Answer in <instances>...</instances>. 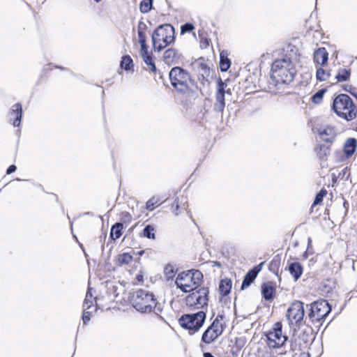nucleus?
<instances>
[{
	"mask_svg": "<svg viewBox=\"0 0 357 357\" xmlns=\"http://www.w3.org/2000/svg\"><path fill=\"white\" fill-rule=\"evenodd\" d=\"M300 54L294 45L288 44L283 47L272 63L268 90L273 93H281L283 86L291 84L296 74V63Z\"/></svg>",
	"mask_w": 357,
	"mask_h": 357,
	"instance_id": "obj_1",
	"label": "nucleus"
},
{
	"mask_svg": "<svg viewBox=\"0 0 357 357\" xmlns=\"http://www.w3.org/2000/svg\"><path fill=\"white\" fill-rule=\"evenodd\" d=\"M130 302L137 311L142 313L153 312L163 320L160 315L163 310V304L157 301L152 292L142 289H137L130 296Z\"/></svg>",
	"mask_w": 357,
	"mask_h": 357,
	"instance_id": "obj_2",
	"label": "nucleus"
},
{
	"mask_svg": "<svg viewBox=\"0 0 357 357\" xmlns=\"http://www.w3.org/2000/svg\"><path fill=\"white\" fill-rule=\"evenodd\" d=\"M331 110L347 121H351L357 116L356 105L351 98L345 93L338 94L333 98Z\"/></svg>",
	"mask_w": 357,
	"mask_h": 357,
	"instance_id": "obj_3",
	"label": "nucleus"
},
{
	"mask_svg": "<svg viewBox=\"0 0 357 357\" xmlns=\"http://www.w3.org/2000/svg\"><path fill=\"white\" fill-rule=\"evenodd\" d=\"M169 78L174 89L181 94L188 93L195 84L190 73L180 66H174L170 70Z\"/></svg>",
	"mask_w": 357,
	"mask_h": 357,
	"instance_id": "obj_4",
	"label": "nucleus"
},
{
	"mask_svg": "<svg viewBox=\"0 0 357 357\" xmlns=\"http://www.w3.org/2000/svg\"><path fill=\"white\" fill-rule=\"evenodd\" d=\"M153 47L160 52L175 40V28L172 24H160L152 33Z\"/></svg>",
	"mask_w": 357,
	"mask_h": 357,
	"instance_id": "obj_5",
	"label": "nucleus"
},
{
	"mask_svg": "<svg viewBox=\"0 0 357 357\" xmlns=\"http://www.w3.org/2000/svg\"><path fill=\"white\" fill-rule=\"evenodd\" d=\"M203 274L199 270H190L187 273H179L175 284L183 292H190L197 289L201 284Z\"/></svg>",
	"mask_w": 357,
	"mask_h": 357,
	"instance_id": "obj_6",
	"label": "nucleus"
},
{
	"mask_svg": "<svg viewBox=\"0 0 357 357\" xmlns=\"http://www.w3.org/2000/svg\"><path fill=\"white\" fill-rule=\"evenodd\" d=\"M332 310V306L325 299L316 301L310 304L307 314L309 323L311 322L319 330L324 321Z\"/></svg>",
	"mask_w": 357,
	"mask_h": 357,
	"instance_id": "obj_7",
	"label": "nucleus"
},
{
	"mask_svg": "<svg viewBox=\"0 0 357 357\" xmlns=\"http://www.w3.org/2000/svg\"><path fill=\"white\" fill-rule=\"evenodd\" d=\"M206 314L204 311H199L192 314H184L178 319L180 326L188 331L190 335L198 332L204 325Z\"/></svg>",
	"mask_w": 357,
	"mask_h": 357,
	"instance_id": "obj_8",
	"label": "nucleus"
},
{
	"mask_svg": "<svg viewBox=\"0 0 357 357\" xmlns=\"http://www.w3.org/2000/svg\"><path fill=\"white\" fill-rule=\"evenodd\" d=\"M307 328L304 330L294 329V333L290 340V347L292 351L306 349L312 342L313 329L310 324H305Z\"/></svg>",
	"mask_w": 357,
	"mask_h": 357,
	"instance_id": "obj_9",
	"label": "nucleus"
},
{
	"mask_svg": "<svg viewBox=\"0 0 357 357\" xmlns=\"http://www.w3.org/2000/svg\"><path fill=\"white\" fill-rule=\"evenodd\" d=\"M304 303L300 301H295L288 308L286 314L287 319L290 326L295 325L300 328L303 324L309 323L307 317L304 320L305 310Z\"/></svg>",
	"mask_w": 357,
	"mask_h": 357,
	"instance_id": "obj_10",
	"label": "nucleus"
},
{
	"mask_svg": "<svg viewBox=\"0 0 357 357\" xmlns=\"http://www.w3.org/2000/svg\"><path fill=\"white\" fill-rule=\"evenodd\" d=\"M185 298L186 305L197 309L208 306L209 290L208 287L197 289Z\"/></svg>",
	"mask_w": 357,
	"mask_h": 357,
	"instance_id": "obj_11",
	"label": "nucleus"
},
{
	"mask_svg": "<svg viewBox=\"0 0 357 357\" xmlns=\"http://www.w3.org/2000/svg\"><path fill=\"white\" fill-rule=\"evenodd\" d=\"M267 344L271 348H278L284 345L287 337L282 335V324L280 322L275 324L273 331L266 335Z\"/></svg>",
	"mask_w": 357,
	"mask_h": 357,
	"instance_id": "obj_12",
	"label": "nucleus"
},
{
	"mask_svg": "<svg viewBox=\"0 0 357 357\" xmlns=\"http://www.w3.org/2000/svg\"><path fill=\"white\" fill-rule=\"evenodd\" d=\"M183 60L182 53L174 48H169L164 52L163 61L169 66L183 63Z\"/></svg>",
	"mask_w": 357,
	"mask_h": 357,
	"instance_id": "obj_13",
	"label": "nucleus"
},
{
	"mask_svg": "<svg viewBox=\"0 0 357 357\" xmlns=\"http://www.w3.org/2000/svg\"><path fill=\"white\" fill-rule=\"evenodd\" d=\"M23 115V109L21 103L17 102L12 105L8 114L10 123L14 127H20Z\"/></svg>",
	"mask_w": 357,
	"mask_h": 357,
	"instance_id": "obj_14",
	"label": "nucleus"
},
{
	"mask_svg": "<svg viewBox=\"0 0 357 357\" xmlns=\"http://www.w3.org/2000/svg\"><path fill=\"white\" fill-rule=\"evenodd\" d=\"M192 67L198 73L199 79L208 81V77L210 76L211 73V69L209 66L204 62L202 58L195 61L192 63Z\"/></svg>",
	"mask_w": 357,
	"mask_h": 357,
	"instance_id": "obj_15",
	"label": "nucleus"
},
{
	"mask_svg": "<svg viewBox=\"0 0 357 357\" xmlns=\"http://www.w3.org/2000/svg\"><path fill=\"white\" fill-rule=\"evenodd\" d=\"M223 331V327H221L220 329L215 330L206 328L202 334V342L208 344L212 343L222 334Z\"/></svg>",
	"mask_w": 357,
	"mask_h": 357,
	"instance_id": "obj_16",
	"label": "nucleus"
},
{
	"mask_svg": "<svg viewBox=\"0 0 357 357\" xmlns=\"http://www.w3.org/2000/svg\"><path fill=\"white\" fill-rule=\"evenodd\" d=\"M140 55L149 68V70L153 73L157 72V67L155 66L153 55L151 52H149V49L140 50Z\"/></svg>",
	"mask_w": 357,
	"mask_h": 357,
	"instance_id": "obj_17",
	"label": "nucleus"
},
{
	"mask_svg": "<svg viewBox=\"0 0 357 357\" xmlns=\"http://www.w3.org/2000/svg\"><path fill=\"white\" fill-rule=\"evenodd\" d=\"M188 208V198L182 195L176 197L172 204V209L176 215H178L182 211L186 210Z\"/></svg>",
	"mask_w": 357,
	"mask_h": 357,
	"instance_id": "obj_18",
	"label": "nucleus"
},
{
	"mask_svg": "<svg viewBox=\"0 0 357 357\" xmlns=\"http://www.w3.org/2000/svg\"><path fill=\"white\" fill-rule=\"evenodd\" d=\"M331 178L333 183H337L338 179H345L346 181H349L350 183H351L350 168L347 166L340 171L338 169L335 170L332 173Z\"/></svg>",
	"mask_w": 357,
	"mask_h": 357,
	"instance_id": "obj_19",
	"label": "nucleus"
},
{
	"mask_svg": "<svg viewBox=\"0 0 357 357\" xmlns=\"http://www.w3.org/2000/svg\"><path fill=\"white\" fill-rule=\"evenodd\" d=\"M328 53L325 47L318 48L314 53V61L318 64L324 66L328 63Z\"/></svg>",
	"mask_w": 357,
	"mask_h": 357,
	"instance_id": "obj_20",
	"label": "nucleus"
},
{
	"mask_svg": "<svg viewBox=\"0 0 357 357\" xmlns=\"http://www.w3.org/2000/svg\"><path fill=\"white\" fill-rule=\"evenodd\" d=\"M288 271L295 281H297L303 274V268L299 262H291L288 266Z\"/></svg>",
	"mask_w": 357,
	"mask_h": 357,
	"instance_id": "obj_21",
	"label": "nucleus"
},
{
	"mask_svg": "<svg viewBox=\"0 0 357 357\" xmlns=\"http://www.w3.org/2000/svg\"><path fill=\"white\" fill-rule=\"evenodd\" d=\"M357 146V140L355 138H349L344 145L343 151L346 155V158H349L355 153Z\"/></svg>",
	"mask_w": 357,
	"mask_h": 357,
	"instance_id": "obj_22",
	"label": "nucleus"
},
{
	"mask_svg": "<svg viewBox=\"0 0 357 357\" xmlns=\"http://www.w3.org/2000/svg\"><path fill=\"white\" fill-rule=\"evenodd\" d=\"M275 288L269 283L261 285L262 297L267 301H273L275 296Z\"/></svg>",
	"mask_w": 357,
	"mask_h": 357,
	"instance_id": "obj_23",
	"label": "nucleus"
},
{
	"mask_svg": "<svg viewBox=\"0 0 357 357\" xmlns=\"http://www.w3.org/2000/svg\"><path fill=\"white\" fill-rule=\"evenodd\" d=\"M319 136L322 140L326 142H333L335 139L334 130L331 127H326L323 129H319L318 131Z\"/></svg>",
	"mask_w": 357,
	"mask_h": 357,
	"instance_id": "obj_24",
	"label": "nucleus"
},
{
	"mask_svg": "<svg viewBox=\"0 0 357 357\" xmlns=\"http://www.w3.org/2000/svg\"><path fill=\"white\" fill-rule=\"evenodd\" d=\"M147 29L146 24H139L137 33H138V42L140 44L141 50L149 49V46L146 44V34L144 31Z\"/></svg>",
	"mask_w": 357,
	"mask_h": 357,
	"instance_id": "obj_25",
	"label": "nucleus"
},
{
	"mask_svg": "<svg viewBox=\"0 0 357 357\" xmlns=\"http://www.w3.org/2000/svg\"><path fill=\"white\" fill-rule=\"evenodd\" d=\"M231 62L228 57V53L227 51H222L220 54V69L222 72H227L230 66Z\"/></svg>",
	"mask_w": 357,
	"mask_h": 357,
	"instance_id": "obj_26",
	"label": "nucleus"
},
{
	"mask_svg": "<svg viewBox=\"0 0 357 357\" xmlns=\"http://www.w3.org/2000/svg\"><path fill=\"white\" fill-rule=\"evenodd\" d=\"M232 281L229 278L222 279L219 284V291L222 296H227L231 289Z\"/></svg>",
	"mask_w": 357,
	"mask_h": 357,
	"instance_id": "obj_27",
	"label": "nucleus"
},
{
	"mask_svg": "<svg viewBox=\"0 0 357 357\" xmlns=\"http://www.w3.org/2000/svg\"><path fill=\"white\" fill-rule=\"evenodd\" d=\"M225 107V94L222 93H216L215 102L213 109L215 112H222Z\"/></svg>",
	"mask_w": 357,
	"mask_h": 357,
	"instance_id": "obj_28",
	"label": "nucleus"
},
{
	"mask_svg": "<svg viewBox=\"0 0 357 357\" xmlns=\"http://www.w3.org/2000/svg\"><path fill=\"white\" fill-rule=\"evenodd\" d=\"M123 227V225L121 222H116L114 224L110 229V238L114 241L119 238L122 235Z\"/></svg>",
	"mask_w": 357,
	"mask_h": 357,
	"instance_id": "obj_29",
	"label": "nucleus"
},
{
	"mask_svg": "<svg viewBox=\"0 0 357 357\" xmlns=\"http://www.w3.org/2000/svg\"><path fill=\"white\" fill-rule=\"evenodd\" d=\"M314 151L320 160H325L330 153L331 148L325 144H319L315 147Z\"/></svg>",
	"mask_w": 357,
	"mask_h": 357,
	"instance_id": "obj_30",
	"label": "nucleus"
},
{
	"mask_svg": "<svg viewBox=\"0 0 357 357\" xmlns=\"http://www.w3.org/2000/svg\"><path fill=\"white\" fill-rule=\"evenodd\" d=\"M257 275L255 274L254 271L249 270L243 278L241 289L244 290L245 288L250 286L251 284L255 281Z\"/></svg>",
	"mask_w": 357,
	"mask_h": 357,
	"instance_id": "obj_31",
	"label": "nucleus"
},
{
	"mask_svg": "<svg viewBox=\"0 0 357 357\" xmlns=\"http://www.w3.org/2000/svg\"><path fill=\"white\" fill-rule=\"evenodd\" d=\"M120 66L126 71H130L133 69V61L129 55H124L121 57Z\"/></svg>",
	"mask_w": 357,
	"mask_h": 357,
	"instance_id": "obj_32",
	"label": "nucleus"
},
{
	"mask_svg": "<svg viewBox=\"0 0 357 357\" xmlns=\"http://www.w3.org/2000/svg\"><path fill=\"white\" fill-rule=\"evenodd\" d=\"M143 236L151 240H155L156 238L155 229L151 225H146L142 231Z\"/></svg>",
	"mask_w": 357,
	"mask_h": 357,
	"instance_id": "obj_33",
	"label": "nucleus"
},
{
	"mask_svg": "<svg viewBox=\"0 0 357 357\" xmlns=\"http://www.w3.org/2000/svg\"><path fill=\"white\" fill-rule=\"evenodd\" d=\"M351 72L350 70L346 68L340 69L335 75V78L338 82H345L350 77Z\"/></svg>",
	"mask_w": 357,
	"mask_h": 357,
	"instance_id": "obj_34",
	"label": "nucleus"
},
{
	"mask_svg": "<svg viewBox=\"0 0 357 357\" xmlns=\"http://www.w3.org/2000/svg\"><path fill=\"white\" fill-rule=\"evenodd\" d=\"M91 290V288L87 290L83 303V307H86V309H91L92 307H93V301H95V298L93 297Z\"/></svg>",
	"mask_w": 357,
	"mask_h": 357,
	"instance_id": "obj_35",
	"label": "nucleus"
},
{
	"mask_svg": "<svg viewBox=\"0 0 357 357\" xmlns=\"http://www.w3.org/2000/svg\"><path fill=\"white\" fill-rule=\"evenodd\" d=\"M326 92V89H321L318 90L316 93H314L312 97L311 100L314 104H319L323 100L324 96L325 93Z\"/></svg>",
	"mask_w": 357,
	"mask_h": 357,
	"instance_id": "obj_36",
	"label": "nucleus"
},
{
	"mask_svg": "<svg viewBox=\"0 0 357 357\" xmlns=\"http://www.w3.org/2000/svg\"><path fill=\"white\" fill-rule=\"evenodd\" d=\"M132 260V256L128 252H124L118 256V263L119 265L128 264Z\"/></svg>",
	"mask_w": 357,
	"mask_h": 357,
	"instance_id": "obj_37",
	"label": "nucleus"
},
{
	"mask_svg": "<svg viewBox=\"0 0 357 357\" xmlns=\"http://www.w3.org/2000/svg\"><path fill=\"white\" fill-rule=\"evenodd\" d=\"M330 74L324 69L319 68L317 69L316 77L319 81H325L328 79Z\"/></svg>",
	"mask_w": 357,
	"mask_h": 357,
	"instance_id": "obj_38",
	"label": "nucleus"
},
{
	"mask_svg": "<svg viewBox=\"0 0 357 357\" xmlns=\"http://www.w3.org/2000/svg\"><path fill=\"white\" fill-rule=\"evenodd\" d=\"M153 0H143L140 3V10L142 13L149 12L152 8Z\"/></svg>",
	"mask_w": 357,
	"mask_h": 357,
	"instance_id": "obj_39",
	"label": "nucleus"
},
{
	"mask_svg": "<svg viewBox=\"0 0 357 357\" xmlns=\"http://www.w3.org/2000/svg\"><path fill=\"white\" fill-rule=\"evenodd\" d=\"M326 190L321 189L318 193H317L314 199L313 205L320 204L322 202L324 197L326 195Z\"/></svg>",
	"mask_w": 357,
	"mask_h": 357,
	"instance_id": "obj_40",
	"label": "nucleus"
},
{
	"mask_svg": "<svg viewBox=\"0 0 357 357\" xmlns=\"http://www.w3.org/2000/svg\"><path fill=\"white\" fill-rule=\"evenodd\" d=\"M159 198L153 197L149 199L146 204V208L148 211H153L155 208V206L158 203Z\"/></svg>",
	"mask_w": 357,
	"mask_h": 357,
	"instance_id": "obj_41",
	"label": "nucleus"
},
{
	"mask_svg": "<svg viewBox=\"0 0 357 357\" xmlns=\"http://www.w3.org/2000/svg\"><path fill=\"white\" fill-rule=\"evenodd\" d=\"M227 87V84L224 82L220 77L218 78V84H217V92L216 93H222L225 94V89Z\"/></svg>",
	"mask_w": 357,
	"mask_h": 357,
	"instance_id": "obj_42",
	"label": "nucleus"
},
{
	"mask_svg": "<svg viewBox=\"0 0 357 357\" xmlns=\"http://www.w3.org/2000/svg\"><path fill=\"white\" fill-rule=\"evenodd\" d=\"M89 309H86V307H84V311H83V314H82V321H83V324L84 325L87 324V323L90 321L91 319V312L89 310Z\"/></svg>",
	"mask_w": 357,
	"mask_h": 357,
	"instance_id": "obj_43",
	"label": "nucleus"
},
{
	"mask_svg": "<svg viewBox=\"0 0 357 357\" xmlns=\"http://www.w3.org/2000/svg\"><path fill=\"white\" fill-rule=\"evenodd\" d=\"M164 272L168 278H172L174 275V268L173 266L170 264L165 266Z\"/></svg>",
	"mask_w": 357,
	"mask_h": 357,
	"instance_id": "obj_44",
	"label": "nucleus"
},
{
	"mask_svg": "<svg viewBox=\"0 0 357 357\" xmlns=\"http://www.w3.org/2000/svg\"><path fill=\"white\" fill-rule=\"evenodd\" d=\"M195 29L194 24H183L181 26V33L182 34L190 32Z\"/></svg>",
	"mask_w": 357,
	"mask_h": 357,
	"instance_id": "obj_45",
	"label": "nucleus"
},
{
	"mask_svg": "<svg viewBox=\"0 0 357 357\" xmlns=\"http://www.w3.org/2000/svg\"><path fill=\"white\" fill-rule=\"evenodd\" d=\"M342 89L345 91L351 94L353 96L356 97L357 93L355 92L356 88H354L353 86L349 85V84H344V85H343Z\"/></svg>",
	"mask_w": 357,
	"mask_h": 357,
	"instance_id": "obj_46",
	"label": "nucleus"
},
{
	"mask_svg": "<svg viewBox=\"0 0 357 357\" xmlns=\"http://www.w3.org/2000/svg\"><path fill=\"white\" fill-rule=\"evenodd\" d=\"M280 265V260L273 259L269 264V270L274 271Z\"/></svg>",
	"mask_w": 357,
	"mask_h": 357,
	"instance_id": "obj_47",
	"label": "nucleus"
},
{
	"mask_svg": "<svg viewBox=\"0 0 357 357\" xmlns=\"http://www.w3.org/2000/svg\"><path fill=\"white\" fill-rule=\"evenodd\" d=\"M335 157H336V160L337 162H342L345 159H347L346 158V155L344 153V151L343 152H342V151H336L335 152Z\"/></svg>",
	"mask_w": 357,
	"mask_h": 357,
	"instance_id": "obj_48",
	"label": "nucleus"
},
{
	"mask_svg": "<svg viewBox=\"0 0 357 357\" xmlns=\"http://www.w3.org/2000/svg\"><path fill=\"white\" fill-rule=\"evenodd\" d=\"M264 262H261L259 264L254 266L252 269H250L252 271H254L255 274L257 276L258 273L260 272V271L262 268L263 264Z\"/></svg>",
	"mask_w": 357,
	"mask_h": 357,
	"instance_id": "obj_49",
	"label": "nucleus"
},
{
	"mask_svg": "<svg viewBox=\"0 0 357 357\" xmlns=\"http://www.w3.org/2000/svg\"><path fill=\"white\" fill-rule=\"evenodd\" d=\"M221 327H222V324L219 326L218 320H214L207 328H211V330H215L220 329Z\"/></svg>",
	"mask_w": 357,
	"mask_h": 357,
	"instance_id": "obj_50",
	"label": "nucleus"
},
{
	"mask_svg": "<svg viewBox=\"0 0 357 357\" xmlns=\"http://www.w3.org/2000/svg\"><path fill=\"white\" fill-rule=\"evenodd\" d=\"M16 169H17V167L15 165H11L8 167V169L6 170V174L8 175L14 173L16 171Z\"/></svg>",
	"mask_w": 357,
	"mask_h": 357,
	"instance_id": "obj_51",
	"label": "nucleus"
},
{
	"mask_svg": "<svg viewBox=\"0 0 357 357\" xmlns=\"http://www.w3.org/2000/svg\"><path fill=\"white\" fill-rule=\"evenodd\" d=\"M212 263H213V266H216V267H219V268L222 267V264L219 261H214Z\"/></svg>",
	"mask_w": 357,
	"mask_h": 357,
	"instance_id": "obj_52",
	"label": "nucleus"
},
{
	"mask_svg": "<svg viewBox=\"0 0 357 357\" xmlns=\"http://www.w3.org/2000/svg\"><path fill=\"white\" fill-rule=\"evenodd\" d=\"M224 316L222 314H218L215 320H218V322L219 323L220 321L223 320Z\"/></svg>",
	"mask_w": 357,
	"mask_h": 357,
	"instance_id": "obj_53",
	"label": "nucleus"
},
{
	"mask_svg": "<svg viewBox=\"0 0 357 357\" xmlns=\"http://www.w3.org/2000/svg\"><path fill=\"white\" fill-rule=\"evenodd\" d=\"M55 68H58V69H61V70H69L68 68H65L62 66H54Z\"/></svg>",
	"mask_w": 357,
	"mask_h": 357,
	"instance_id": "obj_54",
	"label": "nucleus"
},
{
	"mask_svg": "<svg viewBox=\"0 0 357 357\" xmlns=\"http://www.w3.org/2000/svg\"><path fill=\"white\" fill-rule=\"evenodd\" d=\"M52 66V63H49L48 65H47L45 68H44V70L46 71V70H51L52 68H50V67Z\"/></svg>",
	"mask_w": 357,
	"mask_h": 357,
	"instance_id": "obj_55",
	"label": "nucleus"
},
{
	"mask_svg": "<svg viewBox=\"0 0 357 357\" xmlns=\"http://www.w3.org/2000/svg\"><path fill=\"white\" fill-rule=\"evenodd\" d=\"M303 257L305 259H307L308 257V255H307V251H305V253L303 254Z\"/></svg>",
	"mask_w": 357,
	"mask_h": 357,
	"instance_id": "obj_56",
	"label": "nucleus"
},
{
	"mask_svg": "<svg viewBox=\"0 0 357 357\" xmlns=\"http://www.w3.org/2000/svg\"><path fill=\"white\" fill-rule=\"evenodd\" d=\"M144 253V250H140V251H139V252H138V253H137V254H138L139 256H142Z\"/></svg>",
	"mask_w": 357,
	"mask_h": 357,
	"instance_id": "obj_57",
	"label": "nucleus"
},
{
	"mask_svg": "<svg viewBox=\"0 0 357 357\" xmlns=\"http://www.w3.org/2000/svg\"><path fill=\"white\" fill-rule=\"evenodd\" d=\"M202 44H203V45H205V46L208 45V42L207 39H206L204 43H203Z\"/></svg>",
	"mask_w": 357,
	"mask_h": 357,
	"instance_id": "obj_58",
	"label": "nucleus"
},
{
	"mask_svg": "<svg viewBox=\"0 0 357 357\" xmlns=\"http://www.w3.org/2000/svg\"><path fill=\"white\" fill-rule=\"evenodd\" d=\"M107 237V234H103L102 236H100V238H103L104 240Z\"/></svg>",
	"mask_w": 357,
	"mask_h": 357,
	"instance_id": "obj_59",
	"label": "nucleus"
},
{
	"mask_svg": "<svg viewBox=\"0 0 357 357\" xmlns=\"http://www.w3.org/2000/svg\"><path fill=\"white\" fill-rule=\"evenodd\" d=\"M311 242H312L311 238H308V246L311 244Z\"/></svg>",
	"mask_w": 357,
	"mask_h": 357,
	"instance_id": "obj_60",
	"label": "nucleus"
},
{
	"mask_svg": "<svg viewBox=\"0 0 357 357\" xmlns=\"http://www.w3.org/2000/svg\"><path fill=\"white\" fill-rule=\"evenodd\" d=\"M225 93L230 94L231 93L230 89H227V91H225Z\"/></svg>",
	"mask_w": 357,
	"mask_h": 357,
	"instance_id": "obj_61",
	"label": "nucleus"
},
{
	"mask_svg": "<svg viewBox=\"0 0 357 357\" xmlns=\"http://www.w3.org/2000/svg\"><path fill=\"white\" fill-rule=\"evenodd\" d=\"M142 276H137V280H140L142 279Z\"/></svg>",
	"mask_w": 357,
	"mask_h": 357,
	"instance_id": "obj_62",
	"label": "nucleus"
},
{
	"mask_svg": "<svg viewBox=\"0 0 357 357\" xmlns=\"http://www.w3.org/2000/svg\"><path fill=\"white\" fill-rule=\"evenodd\" d=\"M89 214H91L90 212H86V213H84V215H89Z\"/></svg>",
	"mask_w": 357,
	"mask_h": 357,
	"instance_id": "obj_63",
	"label": "nucleus"
},
{
	"mask_svg": "<svg viewBox=\"0 0 357 357\" xmlns=\"http://www.w3.org/2000/svg\"><path fill=\"white\" fill-rule=\"evenodd\" d=\"M301 357H307V356L305 354H303L301 356Z\"/></svg>",
	"mask_w": 357,
	"mask_h": 357,
	"instance_id": "obj_64",
	"label": "nucleus"
}]
</instances>
